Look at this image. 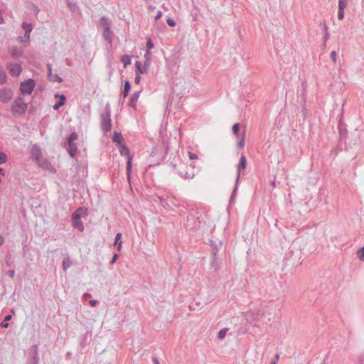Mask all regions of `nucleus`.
I'll return each instance as SVG.
<instances>
[{
	"label": "nucleus",
	"mask_w": 364,
	"mask_h": 364,
	"mask_svg": "<svg viewBox=\"0 0 364 364\" xmlns=\"http://www.w3.org/2000/svg\"><path fill=\"white\" fill-rule=\"evenodd\" d=\"M100 26L102 30V37L107 42L109 46L112 48L114 32L111 30V20L107 16H102L100 18Z\"/></svg>",
	"instance_id": "1"
},
{
	"label": "nucleus",
	"mask_w": 364,
	"mask_h": 364,
	"mask_svg": "<svg viewBox=\"0 0 364 364\" xmlns=\"http://www.w3.org/2000/svg\"><path fill=\"white\" fill-rule=\"evenodd\" d=\"M28 108L24 97L18 96L12 102L10 110L14 116H23Z\"/></svg>",
	"instance_id": "2"
},
{
	"label": "nucleus",
	"mask_w": 364,
	"mask_h": 364,
	"mask_svg": "<svg viewBox=\"0 0 364 364\" xmlns=\"http://www.w3.org/2000/svg\"><path fill=\"white\" fill-rule=\"evenodd\" d=\"M100 121L101 129L104 134H107L112 127L111 108L109 104L106 105L105 112L100 114Z\"/></svg>",
	"instance_id": "3"
},
{
	"label": "nucleus",
	"mask_w": 364,
	"mask_h": 364,
	"mask_svg": "<svg viewBox=\"0 0 364 364\" xmlns=\"http://www.w3.org/2000/svg\"><path fill=\"white\" fill-rule=\"evenodd\" d=\"M87 215V209L85 207L79 208L73 215V225L75 228L78 229L82 232L84 227L80 219L85 218Z\"/></svg>",
	"instance_id": "4"
},
{
	"label": "nucleus",
	"mask_w": 364,
	"mask_h": 364,
	"mask_svg": "<svg viewBox=\"0 0 364 364\" xmlns=\"http://www.w3.org/2000/svg\"><path fill=\"white\" fill-rule=\"evenodd\" d=\"M36 87V82L33 79L29 78L20 85V90L23 95H31Z\"/></svg>",
	"instance_id": "5"
},
{
	"label": "nucleus",
	"mask_w": 364,
	"mask_h": 364,
	"mask_svg": "<svg viewBox=\"0 0 364 364\" xmlns=\"http://www.w3.org/2000/svg\"><path fill=\"white\" fill-rule=\"evenodd\" d=\"M119 152L122 156H127V174L129 178L131 172H132V156L130 154V151L129 149L125 145H122L119 149Z\"/></svg>",
	"instance_id": "6"
},
{
	"label": "nucleus",
	"mask_w": 364,
	"mask_h": 364,
	"mask_svg": "<svg viewBox=\"0 0 364 364\" xmlns=\"http://www.w3.org/2000/svg\"><path fill=\"white\" fill-rule=\"evenodd\" d=\"M345 144L350 148L354 146H358L360 143V134L358 130H354L350 133V136H347L344 140Z\"/></svg>",
	"instance_id": "7"
},
{
	"label": "nucleus",
	"mask_w": 364,
	"mask_h": 364,
	"mask_svg": "<svg viewBox=\"0 0 364 364\" xmlns=\"http://www.w3.org/2000/svg\"><path fill=\"white\" fill-rule=\"evenodd\" d=\"M6 68L12 76H18L22 72L21 65L18 63H9Z\"/></svg>",
	"instance_id": "8"
},
{
	"label": "nucleus",
	"mask_w": 364,
	"mask_h": 364,
	"mask_svg": "<svg viewBox=\"0 0 364 364\" xmlns=\"http://www.w3.org/2000/svg\"><path fill=\"white\" fill-rule=\"evenodd\" d=\"M13 91L9 88H2L0 90V101L4 103L9 102L13 97Z\"/></svg>",
	"instance_id": "9"
},
{
	"label": "nucleus",
	"mask_w": 364,
	"mask_h": 364,
	"mask_svg": "<svg viewBox=\"0 0 364 364\" xmlns=\"http://www.w3.org/2000/svg\"><path fill=\"white\" fill-rule=\"evenodd\" d=\"M343 115L340 114V119L338 124V129L340 134V141H344L347 137V129L346 124L342 121Z\"/></svg>",
	"instance_id": "10"
},
{
	"label": "nucleus",
	"mask_w": 364,
	"mask_h": 364,
	"mask_svg": "<svg viewBox=\"0 0 364 364\" xmlns=\"http://www.w3.org/2000/svg\"><path fill=\"white\" fill-rule=\"evenodd\" d=\"M8 53L13 58H19L23 55V50L17 46H10L8 48Z\"/></svg>",
	"instance_id": "11"
},
{
	"label": "nucleus",
	"mask_w": 364,
	"mask_h": 364,
	"mask_svg": "<svg viewBox=\"0 0 364 364\" xmlns=\"http://www.w3.org/2000/svg\"><path fill=\"white\" fill-rule=\"evenodd\" d=\"M246 166H247L246 158L245 156L242 155L240 157V162H239V164L237 165V178H236L237 183H238L240 178L241 170L245 169L246 168Z\"/></svg>",
	"instance_id": "12"
},
{
	"label": "nucleus",
	"mask_w": 364,
	"mask_h": 364,
	"mask_svg": "<svg viewBox=\"0 0 364 364\" xmlns=\"http://www.w3.org/2000/svg\"><path fill=\"white\" fill-rule=\"evenodd\" d=\"M150 63H147V62H144V65H141L140 61H136L135 67H136V73L137 74H144L146 73L148 70V68Z\"/></svg>",
	"instance_id": "13"
},
{
	"label": "nucleus",
	"mask_w": 364,
	"mask_h": 364,
	"mask_svg": "<svg viewBox=\"0 0 364 364\" xmlns=\"http://www.w3.org/2000/svg\"><path fill=\"white\" fill-rule=\"evenodd\" d=\"M140 95V91L134 92L129 99V106L132 107L133 109L136 108V101L138 100Z\"/></svg>",
	"instance_id": "14"
},
{
	"label": "nucleus",
	"mask_w": 364,
	"mask_h": 364,
	"mask_svg": "<svg viewBox=\"0 0 364 364\" xmlns=\"http://www.w3.org/2000/svg\"><path fill=\"white\" fill-rule=\"evenodd\" d=\"M31 155L37 161L39 160V159L41 158V148L35 144L33 146V147L31 148Z\"/></svg>",
	"instance_id": "15"
},
{
	"label": "nucleus",
	"mask_w": 364,
	"mask_h": 364,
	"mask_svg": "<svg viewBox=\"0 0 364 364\" xmlns=\"http://www.w3.org/2000/svg\"><path fill=\"white\" fill-rule=\"evenodd\" d=\"M77 147L74 142L68 141L67 151L71 157H74L76 154Z\"/></svg>",
	"instance_id": "16"
},
{
	"label": "nucleus",
	"mask_w": 364,
	"mask_h": 364,
	"mask_svg": "<svg viewBox=\"0 0 364 364\" xmlns=\"http://www.w3.org/2000/svg\"><path fill=\"white\" fill-rule=\"evenodd\" d=\"M48 79L49 81L55 82H58L59 83L63 82V78L60 77L58 74L48 73Z\"/></svg>",
	"instance_id": "17"
},
{
	"label": "nucleus",
	"mask_w": 364,
	"mask_h": 364,
	"mask_svg": "<svg viewBox=\"0 0 364 364\" xmlns=\"http://www.w3.org/2000/svg\"><path fill=\"white\" fill-rule=\"evenodd\" d=\"M112 141L117 144H122L124 141V138L120 132H114Z\"/></svg>",
	"instance_id": "18"
},
{
	"label": "nucleus",
	"mask_w": 364,
	"mask_h": 364,
	"mask_svg": "<svg viewBox=\"0 0 364 364\" xmlns=\"http://www.w3.org/2000/svg\"><path fill=\"white\" fill-rule=\"evenodd\" d=\"M131 82L129 81V80H126L124 82V90L122 92V95H123V97H127L129 95V92L131 90Z\"/></svg>",
	"instance_id": "19"
},
{
	"label": "nucleus",
	"mask_w": 364,
	"mask_h": 364,
	"mask_svg": "<svg viewBox=\"0 0 364 364\" xmlns=\"http://www.w3.org/2000/svg\"><path fill=\"white\" fill-rule=\"evenodd\" d=\"M66 101V97L65 95H63L61 99L55 103L53 108L54 110H58L60 107L63 106Z\"/></svg>",
	"instance_id": "20"
},
{
	"label": "nucleus",
	"mask_w": 364,
	"mask_h": 364,
	"mask_svg": "<svg viewBox=\"0 0 364 364\" xmlns=\"http://www.w3.org/2000/svg\"><path fill=\"white\" fill-rule=\"evenodd\" d=\"M122 234L117 233L115 237L114 245H117L118 251L121 250L122 242L121 241Z\"/></svg>",
	"instance_id": "21"
},
{
	"label": "nucleus",
	"mask_w": 364,
	"mask_h": 364,
	"mask_svg": "<svg viewBox=\"0 0 364 364\" xmlns=\"http://www.w3.org/2000/svg\"><path fill=\"white\" fill-rule=\"evenodd\" d=\"M121 62L123 63L124 68L131 64V56L129 55H124L121 57Z\"/></svg>",
	"instance_id": "22"
},
{
	"label": "nucleus",
	"mask_w": 364,
	"mask_h": 364,
	"mask_svg": "<svg viewBox=\"0 0 364 364\" xmlns=\"http://www.w3.org/2000/svg\"><path fill=\"white\" fill-rule=\"evenodd\" d=\"M7 80V76L6 72L3 69L1 66H0V84L6 83Z\"/></svg>",
	"instance_id": "23"
},
{
	"label": "nucleus",
	"mask_w": 364,
	"mask_h": 364,
	"mask_svg": "<svg viewBox=\"0 0 364 364\" xmlns=\"http://www.w3.org/2000/svg\"><path fill=\"white\" fill-rule=\"evenodd\" d=\"M348 5L347 0H338V10H344Z\"/></svg>",
	"instance_id": "24"
},
{
	"label": "nucleus",
	"mask_w": 364,
	"mask_h": 364,
	"mask_svg": "<svg viewBox=\"0 0 364 364\" xmlns=\"http://www.w3.org/2000/svg\"><path fill=\"white\" fill-rule=\"evenodd\" d=\"M237 185L238 183H237V181L235 182V188H234V190L232 193V195L230 198V200H229V203L230 204L234 203V200H235V196L236 195V193H237Z\"/></svg>",
	"instance_id": "25"
},
{
	"label": "nucleus",
	"mask_w": 364,
	"mask_h": 364,
	"mask_svg": "<svg viewBox=\"0 0 364 364\" xmlns=\"http://www.w3.org/2000/svg\"><path fill=\"white\" fill-rule=\"evenodd\" d=\"M179 174L183 177V178H187V179H191V178H193V176H194V174L193 173H189L188 172V171H185L184 172L182 171V172H180Z\"/></svg>",
	"instance_id": "26"
},
{
	"label": "nucleus",
	"mask_w": 364,
	"mask_h": 364,
	"mask_svg": "<svg viewBox=\"0 0 364 364\" xmlns=\"http://www.w3.org/2000/svg\"><path fill=\"white\" fill-rule=\"evenodd\" d=\"M7 155L4 152L0 151V165L5 164L7 161Z\"/></svg>",
	"instance_id": "27"
},
{
	"label": "nucleus",
	"mask_w": 364,
	"mask_h": 364,
	"mask_svg": "<svg viewBox=\"0 0 364 364\" xmlns=\"http://www.w3.org/2000/svg\"><path fill=\"white\" fill-rule=\"evenodd\" d=\"M70 264H71V262H70L69 257L64 259V260L63 262V269L66 270L70 266Z\"/></svg>",
	"instance_id": "28"
},
{
	"label": "nucleus",
	"mask_w": 364,
	"mask_h": 364,
	"mask_svg": "<svg viewBox=\"0 0 364 364\" xmlns=\"http://www.w3.org/2000/svg\"><path fill=\"white\" fill-rule=\"evenodd\" d=\"M21 27L23 29H24L25 32L28 30V29H30L31 30V32L32 31V29H33V26H32V24L31 23H28L26 22H23L22 23V25H21Z\"/></svg>",
	"instance_id": "29"
},
{
	"label": "nucleus",
	"mask_w": 364,
	"mask_h": 364,
	"mask_svg": "<svg viewBox=\"0 0 364 364\" xmlns=\"http://www.w3.org/2000/svg\"><path fill=\"white\" fill-rule=\"evenodd\" d=\"M323 28H324V35H323V41L326 42L329 38V33L328 32V27L324 23L323 24Z\"/></svg>",
	"instance_id": "30"
},
{
	"label": "nucleus",
	"mask_w": 364,
	"mask_h": 364,
	"mask_svg": "<svg viewBox=\"0 0 364 364\" xmlns=\"http://www.w3.org/2000/svg\"><path fill=\"white\" fill-rule=\"evenodd\" d=\"M77 138V134L75 132H73L68 138V141L73 142Z\"/></svg>",
	"instance_id": "31"
},
{
	"label": "nucleus",
	"mask_w": 364,
	"mask_h": 364,
	"mask_svg": "<svg viewBox=\"0 0 364 364\" xmlns=\"http://www.w3.org/2000/svg\"><path fill=\"white\" fill-rule=\"evenodd\" d=\"M245 146V132L242 134V137L238 141L237 146L240 149H242Z\"/></svg>",
	"instance_id": "32"
},
{
	"label": "nucleus",
	"mask_w": 364,
	"mask_h": 364,
	"mask_svg": "<svg viewBox=\"0 0 364 364\" xmlns=\"http://www.w3.org/2000/svg\"><path fill=\"white\" fill-rule=\"evenodd\" d=\"M357 255L360 260L364 261V247L358 251Z\"/></svg>",
	"instance_id": "33"
},
{
	"label": "nucleus",
	"mask_w": 364,
	"mask_h": 364,
	"mask_svg": "<svg viewBox=\"0 0 364 364\" xmlns=\"http://www.w3.org/2000/svg\"><path fill=\"white\" fill-rule=\"evenodd\" d=\"M227 333V328H223L221 329L218 333V338L220 339H223L225 337Z\"/></svg>",
	"instance_id": "34"
},
{
	"label": "nucleus",
	"mask_w": 364,
	"mask_h": 364,
	"mask_svg": "<svg viewBox=\"0 0 364 364\" xmlns=\"http://www.w3.org/2000/svg\"><path fill=\"white\" fill-rule=\"evenodd\" d=\"M240 129V124L235 123L232 126V132L234 134H237Z\"/></svg>",
	"instance_id": "35"
},
{
	"label": "nucleus",
	"mask_w": 364,
	"mask_h": 364,
	"mask_svg": "<svg viewBox=\"0 0 364 364\" xmlns=\"http://www.w3.org/2000/svg\"><path fill=\"white\" fill-rule=\"evenodd\" d=\"M154 48V43L150 38L146 42V50H149Z\"/></svg>",
	"instance_id": "36"
},
{
	"label": "nucleus",
	"mask_w": 364,
	"mask_h": 364,
	"mask_svg": "<svg viewBox=\"0 0 364 364\" xmlns=\"http://www.w3.org/2000/svg\"><path fill=\"white\" fill-rule=\"evenodd\" d=\"M166 22H167V24L171 26V27H173L176 26V21H174V19L171 18H168L167 20H166Z\"/></svg>",
	"instance_id": "37"
},
{
	"label": "nucleus",
	"mask_w": 364,
	"mask_h": 364,
	"mask_svg": "<svg viewBox=\"0 0 364 364\" xmlns=\"http://www.w3.org/2000/svg\"><path fill=\"white\" fill-rule=\"evenodd\" d=\"M330 56H331V58L332 59L333 62L334 63H336V58H337L336 52L335 50L331 51Z\"/></svg>",
	"instance_id": "38"
},
{
	"label": "nucleus",
	"mask_w": 364,
	"mask_h": 364,
	"mask_svg": "<svg viewBox=\"0 0 364 364\" xmlns=\"http://www.w3.org/2000/svg\"><path fill=\"white\" fill-rule=\"evenodd\" d=\"M30 34H31V30L30 29H28L26 32H25V34H24V36L23 38H25V40L26 41H30Z\"/></svg>",
	"instance_id": "39"
},
{
	"label": "nucleus",
	"mask_w": 364,
	"mask_h": 364,
	"mask_svg": "<svg viewBox=\"0 0 364 364\" xmlns=\"http://www.w3.org/2000/svg\"><path fill=\"white\" fill-rule=\"evenodd\" d=\"M344 18V10H338V18L339 20H343Z\"/></svg>",
	"instance_id": "40"
},
{
	"label": "nucleus",
	"mask_w": 364,
	"mask_h": 364,
	"mask_svg": "<svg viewBox=\"0 0 364 364\" xmlns=\"http://www.w3.org/2000/svg\"><path fill=\"white\" fill-rule=\"evenodd\" d=\"M150 55H151V52L149 50H146V53L144 54V58H146V61L145 62H147V63H149V60H150Z\"/></svg>",
	"instance_id": "41"
},
{
	"label": "nucleus",
	"mask_w": 364,
	"mask_h": 364,
	"mask_svg": "<svg viewBox=\"0 0 364 364\" xmlns=\"http://www.w3.org/2000/svg\"><path fill=\"white\" fill-rule=\"evenodd\" d=\"M302 92H301V95H302V101L305 103L306 102V99H305V93H306V88L304 87V84L303 83L302 84Z\"/></svg>",
	"instance_id": "42"
},
{
	"label": "nucleus",
	"mask_w": 364,
	"mask_h": 364,
	"mask_svg": "<svg viewBox=\"0 0 364 364\" xmlns=\"http://www.w3.org/2000/svg\"><path fill=\"white\" fill-rule=\"evenodd\" d=\"M68 6L71 10H74V9L77 7V4H76V3H72V2L68 1Z\"/></svg>",
	"instance_id": "43"
},
{
	"label": "nucleus",
	"mask_w": 364,
	"mask_h": 364,
	"mask_svg": "<svg viewBox=\"0 0 364 364\" xmlns=\"http://www.w3.org/2000/svg\"><path fill=\"white\" fill-rule=\"evenodd\" d=\"M141 81V76L139 75V74H137L135 76V78H134V82L136 84H139Z\"/></svg>",
	"instance_id": "44"
},
{
	"label": "nucleus",
	"mask_w": 364,
	"mask_h": 364,
	"mask_svg": "<svg viewBox=\"0 0 364 364\" xmlns=\"http://www.w3.org/2000/svg\"><path fill=\"white\" fill-rule=\"evenodd\" d=\"M189 157L191 159H193V160L198 159L197 154L192 153V152H189Z\"/></svg>",
	"instance_id": "45"
},
{
	"label": "nucleus",
	"mask_w": 364,
	"mask_h": 364,
	"mask_svg": "<svg viewBox=\"0 0 364 364\" xmlns=\"http://www.w3.org/2000/svg\"><path fill=\"white\" fill-rule=\"evenodd\" d=\"M118 257H119V256H118V255H117V254H114V255H113V257H112V260H111V264H114V263L117 261V259Z\"/></svg>",
	"instance_id": "46"
},
{
	"label": "nucleus",
	"mask_w": 364,
	"mask_h": 364,
	"mask_svg": "<svg viewBox=\"0 0 364 364\" xmlns=\"http://www.w3.org/2000/svg\"><path fill=\"white\" fill-rule=\"evenodd\" d=\"M161 16H162V12H161V11H159L157 12L156 16H155V19H156V20H158V19H159Z\"/></svg>",
	"instance_id": "47"
},
{
	"label": "nucleus",
	"mask_w": 364,
	"mask_h": 364,
	"mask_svg": "<svg viewBox=\"0 0 364 364\" xmlns=\"http://www.w3.org/2000/svg\"><path fill=\"white\" fill-rule=\"evenodd\" d=\"M47 68L48 70V73H52V65L50 63L47 64Z\"/></svg>",
	"instance_id": "48"
},
{
	"label": "nucleus",
	"mask_w": 364,
	"mask_h": 364,
	"mask_svg": "<svg viewBox=\"0 0 364 364\" xmlns=\"http://www.w3.org/2000/svg\"><path fill=\"white\" fill-rule=\"evenodd\" d=\"M8 274H9V275L11 277H12V278H13V277H14V275H15V272H14V270H9V271L8 272Z\"/></svg>",
	"instance_id": "49"
},
{
	"label": "nucleus",
	"mask_w": 364,
	"mask_h": 364,
	"mask_svg": "<svg viewBox=\"0 0 364 364\" xmlns=\"http://www.w3.org/2000/svg\"><path fill=\"white\" fill-rule=\"evenodd\" d=\"M3 23H4V18H3V16H2V11L0 10V24H1Z\"/></svg>",
	"instance_id": "50"
},
{
	"label": "nucleus",
	"mask_w": 364,
	"mask_h": 364,
	"mask_svg": "<svg viewBox=\"0 0 364 364\" xmlns=\"http://www.w3.org/2000/svg\"><path fill=\"white\" fill-rule=\"evenodd\" d=\"M63 95H60V94H59V93H58V92H57V93H55V94L54 95V97H55V98H59V99L60 100Z\"/></svg>",
	"instance_id": "51"
},
{
	"label": "nucleus",
	"mask_w": 364,
	"mask_h": 364,
	"mask_svg": "<svg viewBox=\"0 0 364 364\" xmlns=\"http://www.w3.org/2000/svg\"><path fill=\"white\" fill-rule=\"evenodd\" d=\"M33 6L34 8V11L36 12V14H38L39 12V11H40L39 8L37 6L34 5V4L33 5Z\"/></svg>",
	"instance_id": "52"
},
{
	"label": "nucleus",
	"mask_w": 364,
	"mask_h": 364,
	"mask_svg": "<svg viewBox=\"0 0 364 364\" xmlns=\"http://www.w3.org/2000/svg\"><path fill=\"white\" fill-rule=\"evenodd\" d=\"M97 301L95 300H92L90 301V304L92 306H95L96 305Z\"/></svg>",
	"instance_id": "53"
},
{
	"label": "nucleus",
	"mask_w": 364,
	"mask_h": 364,
	"mask_svg": "<svg viewBox=\"0 0 364 364\" xmlns=\"http://www.w3.org/2000/svg\"><path fill=\"white\" fill-rule=\"evenodd\" d=\"M18 41L19 42H23V41H26V40H25V38H24L23 37H22V36H19V37L18 38Z\"/></svg>",
	"instance_id": "54"
},
{
	"label": "nucleus",
	"mask_w": 364,
	"mask_h": 364,
	"mask_svg": "<svg viewBox=\"0 0 364 364\" xmlns=\"http://www.w3.org/2000/svg\"><path fill=\"white\" fill-rule=\"evenodd\" d=\"M11 318V315H8L5 317L4 321H9Z\"/></svg>",
	"instance_id": "55"
},
{
	"label": "nucleus",
	"mask_w": 364,
	"mask_h": 364,
	"mask_svg": "<svg viewBox=\"0 0 364 364\" xmlns=\"http://www.w3.org/2000/svg\"><path fill=\"white\" fill-rule=\"evenodd\" d=\"M1 326L4 327V328H7L9 326V323H1Z\"/></svg>",
	"instance_id": "56"
},
{
	"label": "nucleus",
	"mask_w": 364,
	"mask_h": 364,
	"mask_svg": "<svg viewBox=\"0 0 364 364\" xmlns=\"http://www.w3.org/2000/svg\"><path fill=\"white\" fill-rule=\"evenodd\" d=\"M271 184H272V186H276V181H271Z\"/></svg>",
	"instance_id": "57"
},
{
	"label": "nucleus",
	"mask_w": 364,
	"mask_h": 364,
	"mask_svg": "<svg viewBox=\"0 0 364 364\" xmlns=\"http://www.w3.org/2000/svg\"><path fill=\"white\" fill-rule=\"evenodd\" d=\"M271 364H277V360L272 361Z\"/></svg>",
	"instance_id": "58"
},
{
	"label": "nucleus",
	"mask_w": 364,
	"mask_h": 364,
	"mask_svg": "<svg viewBox=\"0 0 364 364\" xmlns=\"http://www.w3.org/2000/svg\"><path fill=\"white\" fill-rule=\"evenodd\" d=\"M159 199H160L161 203H164V200H163V198H159Z\"/></svg>",
	"instance_id": "59"
},
{
	"label": "nucleus",
	"mask_w": 364,
	"mask_h": 364,
	"mask_svg": "<svg viewBox=\"0 0 364 364\" xmlns=\"http://www.w3.org/2000/svg\"><path fill=\"white\" fill-rule=\"evenodd\" d=\"M326 46V42L323 41V46L325 47Z\"/></svg>",
	"instance_id": "60"
},
{
	"label": "nucleus",
	"mask_w": 364,
	"mask_h": 364,
	"mask_svg": "<svg viewBox=\"0 0 364 364\" xmlns=\"http://www.w3.org/2000/svg\"><path fill=\"white\" fill-rule=\"evenodd\" d=\"M279 355L278 354L276 355V360L279 359Z\"/></svg>",
	"instance_id": "61"
},
{
	"label": "nucleus",
	"mask_w": 364,
	"mask_h": 364,
	"mask_svg": "<svg viewBox=\"0 0 364 364\" xmlns=\"http://www.w3.org/2000/svg\"><path fill=\"white\" fill-rule=\"evenodd\" d=\"M156 364H159V363H158V361H157V360L156 361Z\"/></svg>",
	"instance_id": "62"
},
{
	"label": "nucleus",
	"mask_w": 364,
	"mask_h": 364,
	"mask_svg": "<svg viewBox=\"0 0 364 364\" xmlns=\"http://www.w3.org/2000/svg\"><path fill=\"white\" fill-rule=\"evenodd\" d=\"M1 182V178H0V183Z\"/></svg>",
	"instance_id": "63"
}]
</instances>
